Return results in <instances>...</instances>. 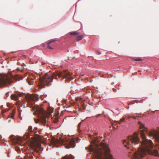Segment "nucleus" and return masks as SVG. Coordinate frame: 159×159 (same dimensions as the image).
I'll return each instance as SVG.
<instances>
[{"label": "nucleus", "mask_w": 159, "mask_h": 159, "mask_svg": "<svg viewBox=\"0 0 159 159\" xmlns=\"http://www.w3.org/2000/svg\"><path fill=\"white\" fill-rule=\"evenodd\" d=\"M84 38L83 35H79L77 36L76 38L77 41H78L80 40H82Z\"/></svg>", "instance_id": "2eb2a0df"}, {"label": "nucleus", "mask_w": 159, "mask_h": 159, "mask_svg": "<svg viewBox=\"0 0 159 159\" xmlns=\"http://www.w3.org/2000/svg\"><path fill=\"white\" fill-rule=\"evenodd\" d=\"M149 135L152 136L155 139L156 141L159 142V131L153 130L149 133Z\"/></svg>", "instance_id": "6e6552de"}, {"label": "nucleus", "mask_w": 159, "mask_h": 159, "mask_svg": "<svg viewBox=\"0 0 159 159\" xmlns=\"http://www.w3.org/2000/svg\"><path fill=\"white\" fill-rule=\"evenodd\" d=\"M69 34L71 35H77L79 34V33L76 32H72L69 33Z\"/></svg>", "instance_id": "dca6fc26"}, {"label": "nucleus", "mask_w": 159, "mask_h": 159, "mask_svg": "<svg viewBox=\"0 0 159 159\" xmlns=\"http://www.w3.org/2000/svg\"><path fill=\"white\" fill-rule=\"evenodd\" d=\"M54 41H50L47 43L48 48L50 49H52L55 46V44L53 43Z\"/></svg>", "instance_id": "9d476101"}, {"label": "nucleus", "mask_w": 159, "mask_h": 159, "mask_svg": "<svg viewBox=\"0 0 159 159\" xmlns=\"http://www.w3.org/2000/svg\"><path fill=\"white\" fill-rule=\"evenodd\" d=\"M38 146H39V147H40V145L39 144Z\"/></svg>", "instance_id": "7c9ffc66"}, {"label": "nucleus", "mask_w": 159, "mask_h": 159, "mask_svg": "<svg viewBox=\"0 0 159 159\" xmlns=\"http://www.w3.org/2000/svg\"><path fill=\"white\" fill-rule=\"evenodd\" d=\"M23 138L24 139L26 140V142L28 141H30V142L31 144H33V143L34 142L30 141V136L29 135V134H28V132L26 133L25 134V135L23 136Z\"/></svg>", "instance_id": "1a4fd4ad"}, {"label": "nucleus", "mask_w": 159, "mask_h": 159, "mask_svg": "<svg viewBox=\"0 0 159 159\" xmlns=\"http://www.w3.org/2000/svg\"><path fill=\"white\" fill-rule=\"evenodd\" d=\"M139 143V138L136 133L132 135L127 137V139L123 141V143L125 147L129 149L131 147H133Z\"/></svg>", "instance_id": "39448f33"}, {"label": "nucleus", "mask_w": 159, "mask_h": 159, "mask_svg": "<svg viewBox=\"0 0 159 159\" xmlns=\"http://www.w3.org/2000/svg\"><path fill=\"white\" fill-rule=\"evenodd\" d=\"M134 60L135 61H142V59L141 58H139L136 59H134Z\"/></svg>", "instance_id": "6ab92c4d"}, {"label": "nucleus", "mask_w": 159, "mask_h": 159, "mask_svg": "<svg viewBox=\"0 0 159 159\" xmlns=\"http://www.w3.org/2000/svg\"><path fill=\"white\" fill-rule=\"evenodd\" d=\"M17 70H21V71H22V70H21L19 68H17Z\"/></svg>", "instance_id": "5701e85b"}, {"label": "nucleus", "mask_w": 159, "mask_h": 159, "mask_svg": "<svg viewBox=\"0 0 159 159\" xmlns=\"http://www.w3.org/2000/svg\"><path fill=\"white\" fill-rule=\"evenodd\" d=\"M19 116H20V115H19Z\"/></svg>", "instance_id": "473e14b6"}, {"label": "nucleus", "mask_w": 159, "mask_h": 159, "mask_svg": "<svg viewBox=\"0 0 159 159\" xmlns=\"http://www.w3.org/2000/svg\"><path fill=\"white\" fill-rule=\"evenodd\" d=\"M62 159H74V157L70 155L69 156H66L62 157Z\"/></svg>", "instance_id": "4468645a"}, {"label": "nucleus", "mask_w": 159, "mask_h": 159, "mask_svg": "<svg viewBox=\"0 0 159 159\" xmlns=\"http://www.w3.org/2000/svg\"><path fill=\"white\" fill-rule=\"evenodd\" d=\"M38 121H39V120H36V123H38Z\"/></svg>", "instance_id": "bb28decb"}, {"label": "nucleus", "mask_w": 159, "mask_h": 159, "mask_svg": "<svg viewBox=\"0 0 159 159\" xmlns=\"http://www.w3.org/2000/svg\"><path fill=\"white\" fill-rule=\"evenodd\" d=\"M140 130V134L142 139L141 143L142 146L139 147L135 152H129V156L132 159H146V154L148 152L150 154L155 156L158 155L157 151L153 149V144L150 140L146 139L145 133L147 132V129L143 124L140 121L138 122Z\"/></svg>", "instance_id": "f257e3e1"}, {"label": "nucleus", "mask_w": 159, "mask_h": 159, "mask_svg": "<svg viewBox=\"0 0 159 159\" xmlns=\"http://www.w3.org/2000/svg\"><path fill=\"white\" fill-rule=\"evenodd\" d=\"M16 143L18 144L21 146H22V145H23V144H21V143H20V142L21 141L22 139L20 137H17L16 138Z\"/></svg>", "instance_id": "ddd939ff"}, {"label": "nucleus", "mask_w": 159, "mask_h": 159, "mask_svg": "<svg viewBox=\"0 0 159 159\" xmlns=\"http://www.w3.org/2000/svg\"><path fill=\"white\" fill-rule=\"evenodd\" d=\"M82 107L83 108H84V105L83 104H82Z\"/></svg>", "instance_id": "cd10ccee"}, {"label": "nucleus", "mask_w": 159, "mask_h": 159, "mask_svg": "<svg viewBox=\"0 0 159 159\" xmlns=\"http://www.w3.org/2000/svg\"><path fill=\"white\" fill-rule=\"evenodd\" d=\"M52 142L53 144L56 145L58 144L66 145L65 147L67 148H74L75 146V141L74 139H71L69 141L66 139L63 138L54 139L52 140Z\"/></svg>", "instance_id": "0eeeda50"}, {"label": "nucleus", "mask_w": 159, "mask_h": 159, "mask_svg": "<svg viewBox=\"0 0 159 159\" xmlns=\"http://www.w3.org/2000/svg\"><path fill=\"white\" fill-rule=\"evenodd\" d=\"M81 124H82V122H80V123H79V125H78V129H79L80 128V126L81 125Z\"/></svg>", "instance_id": "4be33fe9"}, {"label": "nucleus", "mask_w": 159, "mask_h": 159, "mask_svg": "<svg viewBox=\"0 0 159 159\" xmlns=\"http://www.w3.org/2000/svg\"><path fill=\"white\" fill-rule=\"evenodd\" d=\"M48 115L50 116L51 115V113L50 112H48Z\"/></svg>", "instance_id": "b1692460"}, {"label": "nucleus", "mask_w": 159, "mask_h": 159, "mask_svg": "<svg viewBox=\"0 0 159 159\" xmlns=\"http://www.w3.org/2000/svg\"><path fill=\"white\" fill-rule=\"evenodd\" d=\"M11 99L15 101H16L18 99V97L16 94H12L11 96Z\"/></svg>", "instance_id": "f8f14e48"}, {"label": "nucleus", "mask_w": 159, "mask_h": 159, "mask_svg": "<svg viewBox=\"0 0 159 159\" xmlns=\"http://www.w3.org/2000/svg\"><path fill=\"white\" fill-rule=\"evenodd\" d=\"M18 96H19V97H20V96H21V95H19H19H18Z\"/></svg>", "instance_id": "c756f323"}, {"label": "nucleus", "mask_w": 159, "mask_h": 159, "mask_svg": "<svg viewBox=\"0 0 159 159\" xmlns=\"http://www.w3.org/2000/svg\"><path fill=\"white\" fill-rule=\"evenodd\" d=\"M27 82L29 85H31L33 84V79L32 78L30 80L29 79L27 81Z\"/></svg>", "instance_id": "a211bd4d"}, {"label": "nucleus", "mask_w": 159, "mask_h": 159, "mask_svg": "<svg viewBox=\"0 0 159 159\" xmlns=\"http://www.w3.org/2000/svg\"><path fill=\"white\" fill-rule=\"evenodd\" d=\"M133 118L134 119H135L136 118V117H135V116H133Z\"/></svg>", "instance_id": "a878e982"}, {"label": "nucleus", "mask_w": 159, "mask_h": 159, "mask_svg": "<svg viewBox=\"0 0 159 159\" xmlns=\"http://www.w3.org/2000/svg\"><path fill=\"white\" fill-rule=\"evenodd\" d=\"M125 120V118H123L120 120V121L119 122V124H120L122 122L124 121Z\"/></svg>", "instance_id": "412c9836"}, {"label": "nucleus", "mask_w": 159, "mask_h": 159, "mask_svg": "<svg viewBox=\"0 0 159 159\" xmlns=\"http://www.w3.org/2000/svg\"><path fill=\"white\" fill-rule=\"evenodd\" d=\"M96 140H93V145H90L88 149L92 152V159H114L110 153L108 145L102 142L97 143Z\"/></svg>", "instance_id": "f03ea898"}, {"label": "nucleus", "mask_w": 159, "mask_h": 159, "mask_svg": "<svg viewBox=\"0 0 159 159\" xmlns=\"http://www.w3.org/2000/svg\"><path fill=\"white\" fill-rule=\"evenodd\" d=\"M71 75L70 73L65 70H63L61 72H57L51 74L46 73L42 77L39 78L38 86L41 88L52 82L53 79H56L60 77H62L63 79H66L68 80H71L74 79V77Z\"/></svg>", "instance_id": "7ed1b4c3"}, {"label": "nucleus", "mask_w": 159, "mask_h": 159, "mask_svg": "<svg viewBox=\"0 0 159 159\" xmlns=\"http://www.w3.org/2000/svg\"><path fill=\"white\" fill-rule=\"evenodd\" d=\"M2 136H0V140H2Z\"/></svg>", "instance_id": "393cba45"}, {"label": "nucleus", "mask_w": 159, "mask_h": 159, "mask_svg": "<svg viewBox=\"0 0 159 159\" xmlns=\"http://www.w3.org/2000/svg\"><path fill=\"white\" fill-rule=\"evenodd\" d=\"M39 95L36 94L31 95L29 94L26 97L27 104L28 106L30 107H33V110L35 111V114L39 115L41 117V122L43 124H46L48 125V116L45 114V112L43 108L37 107H35L34 105L35 101L39 100Z\"/></svg>", "instance_id": "20e7f679"}, {"label": "nucleus", "mask_w": 159, "mask_h": 159, "mask_svg": "<svg viewBox=\"0 0 159 159\" xmlns=\"http://www.w3.org/2000/svg\"><path fill=\"white\" fill-rule=\"evenodd\" d=\"M52 120L55 123H57L58 121V119L57 117H52Z\"/></svg>", "instance_id": "f3484780"}, {"label": "nucleus", "mask_w": 159, "mask_h": 159, "mask_svg": "<svg viewBox=\"0 0 159 159\" xmlns=\"http://www.w3.org/2000/svg\"><path fill=\"white\" fill-rule=\"evenodd\" d=\"M130 117H128V118H130Z\"/></svg>", "instance_id": "2f4dec72"}, {"label": "nucleus", "mask_w": 159, "mask_h": 159, "mask_svg": "<svg viewBox=\"0 0 159 159\" xmlns=\"http://www.w3.org/2000/svg\"><path fill=\"white\" fill-rule=\"evenodd\" d=\"M113 91H115V90H115V89H114V88H113Z\"/></svg>", "instance_id": "c85d7f7f"}, {"label": "nucleus", "mask_w": 159, "mask_h": 159, "mask_svg": "<svg viewBox=\"0 0 159 159\" xmlns=\"http://www.w3.org/2000/svg\"><path fill=\"white\" fill-rule=\"evenodd\" d=\"M15 113V111H13L8 116L7 119L8 120L9 122H10L11 118L13 119L14 118Z\"/></svg>", "instance_id": "9b49d317"}, {"label": "nucleus", "mask_w": 159, "mask_h": 159, "mask_svg": "<svg viewBox=\"0 0 159 159\" xmlns=\"http://www.w3.org/2000/svg\"><path fill=\"white\" fill-rule=\"evenodd\" d=\"M18 78V76H14L10 73L2 75L0 76V86H4L7 84H10L13 82L14 80H17Z\"/></svg>", "instance_id": "423d86ee"}, {"label": "nucleus", "mask_w": 159, "mask_h": 159, "mask_svg": "<svg viewBox=\"0 0 159 159\" xmlns=\"http://www.w3.org/2000/svg\"><path fill=\"white\" fill-rule=\"evenodd\" d=\"M32 127L31 126H29L28 128V132H31L32 131Z\"/></svg>", "instance_id": "aec40b11"}]
</instances>
